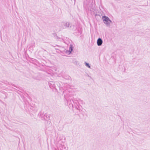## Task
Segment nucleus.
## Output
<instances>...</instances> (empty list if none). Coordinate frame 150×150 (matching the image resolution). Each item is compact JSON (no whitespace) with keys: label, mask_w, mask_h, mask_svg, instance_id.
Masks as SVG:
<instances>
[{"label":"nucleus","mask_w":150,"mask_h":150,"mask_svg":"<svg viewBox=\"0 0 150 150\" xmlns=\"http://www.w3.org/2000/svg\"><path fill=\"white\" fill-rule=\"evenodd\" d=\"M103 40L102 39L99 38L98 39L97 41V44L98 46H100L102 45L103 43Z\"/></svg>","instance_id":"3"},{"label":"nucleus","mask_w":150,"mask_h":150,"mask_svg":"<svg viewBox=\"0 0 150 150\" xmlns=\"http://www.w3.org/2000/svg\"><path fill=\"white\" fill-rule=\"evenodd\" d=\"M103 18L104 21V23L107 26H110V23L112 22L109 18L105 16H103Z\"/></svg>","instance_id":"1"},{"label":"nucleus","mask_w":150,"mask_h":150,"mask_svg":"<svg viewBox=\"0 0 150 150\" xmlns=\"http://www.w3.org/2000/svg\"><path fill=\"white\" fill-rule=\"evenodd\" d=\"M61 25L62 27L64 28H68L69 27L70 25V24L69 22H62L61 24Z\"/></svg>","instance_id":"2"},{"label":"nucleus","mask_w":150,"mask_h":150,"mask_svg":"<svg viewBox=\"0 0 150 150\" xmlns=\"http://www.w3.org/2000/svg\"><path fill=\"white\" fill-rule=\"evenodd\" d=\"M84 64H85V65H86V66L87 67H88L89 68H91V66L89 65V64L88 63L86 62H85L84 63Z\"/></svg>","instance_id":"5"},{"label":"nucleus","mask_w":150,"mask_h":150,"mask_svg":"<svg viewBox=\"0 0 150 150\" xmlns=\"http://www.w3.org/2000/svg\"><path fill=\"white\" fill-rule=\"evenodd\" d=\"M73 48V47L72 45H71L69 47V51L70 53H71V52L72 51Z\"/></svg>","instance_id":"4"}]
</instances>
